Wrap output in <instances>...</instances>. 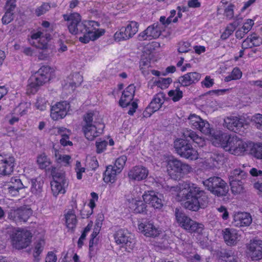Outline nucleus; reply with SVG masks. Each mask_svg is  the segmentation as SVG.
I'll list each match as a JSON object with an SVG mask.
<instances>
[{
	"mask_svg": "<svg viewBox=\"0 0 262 262\" xmlns=\"http://www.w3.org/2000/svg\"><path fill=\"white\" fill-rule=\"evenodd\" d=\"M239 230H225L223 236L225 243L229 246L236 244L240 240L241 234ZM241 232L242 230L240 231Z\"/></svg>",
	"mask_w": 262,
	"mask_h": 262,
	"instance_id": "28",
	"label": "nucleus"
},
{
	"mask_svg": "<svg viewBox=\"0 0 262 262\" xmlns=\"http://www.w3.org/2000/svg\"><path fill=\"white\" fill-rule=\"evenodd\" d=\"M55 167L52 169L53 180L51 182V187L53 194L57 196L59 194L66 192V188L68 185V182L65 177V173L63 171L54 172Z\"/></svg>",
	"mask_w": 262,
	"mask_h": 262,
	"instance_id": "9",
	"label": "nucleus"
},
{
	"mask_svg": "<svg viewBox=\"0 0 262 262\" xmlns=\"http://www.w3.org/2000/svg\"><path fill=\"white\" fill-rule=\"evenodd\" d=\"M235 251L231 249H223L219 253V262H237Z\"/></svg>",
	"mask_w": 262,
	"mask_h": 262,
	"instance_id": "30",
	"label": "nucleus"
},
{
	"mask_svg": "<svg viewBox=\"0 0 262 262\" xmlns=\"http://www.w3.org/2000/svg\"><path fill=\"white\" fill-rule=\"evenodd\" d=\"M251 155L257 159H262V143H252L250 150Z\"/></svg>",
	"mask_w": 262,
	"mask_h": 262,
	"instance_id": "38",
	"label": "nucleus"
},
{
	"mask_svg": "<svg viewBox=\"0 0 262 262\" xmlns=\"http://www.w3.org/2000/svg\"><path fill=\"white\" fill-rule=\"evenodd\" d=\"M205 188L217 196H225L229 191L227 183L220 177H212L203 181Z\"/></svg>",
	"mask_w": 262,
	"mask_h": 262,
	"instance_id": "7",
	"label": "nucleus"
},
{
	"mask_svg": "<svg viewBox=\"0 0 262 262\" xmlns=\"http://www.w3.org/2000/svg\"><path fill=\"white\" fill-rule=\"evenodd\" d=\"M248 145L247 143L238 138L236 136L231 138L226 151L236 156L243 155L246 151Z\"/></svg>",
	"mask_w": 262,
	"mask_h": 262,
	"instance_id": "14",
	"label": "nucleus"
},
{
	"mask_svg": "<svg viewBox=\"0 0 262 262\" xmlns=\"http://www.w3.org/2000/svg\"><path fill=\"white\" fill-rule=\"evenodd\" d=\"M229 181L231 191L233 193L239 194L244 191V182H238L234 180Z\"/></svg>",
	"mask_w": 262,
	"mask_h": 262,
	"instance_id": "41",
	"label": "nucleus"
},
{
	"mask_svg": "<svg viewBox=\"0 0 262 262\" xmlns=\"http://www.w3.org/2000/svg\"><path fill=\"white\" fill-rule=\"evenodd\" d=\"M135 92V86L134 84L129 85L122 93L119 100V104L122 107L128 106L133 99Z\"/></svg>",
	"mask_w": 262,
	"mask_h": 262,
	"instance_id": "26",
	"label": "nucleus"
},
{
	"mask_svg": "<svg viewBox=\"0 0 262 262\" xmlns=\"http://www.w3.org/2000/svg\"><path fill=\"white\" fill-rule=\"evenodd\" d=\"M50 68L48 66L41 67L34 75L29 79V83L27 86V93L34 94L42 85L50 79Z\"/></svg>",
	"mask_w": 262,
	"mask_h": 262,
	"instance_id": "5",
	"label": "nucleus"
},
{
	"mask_svg": "<svg viewBox=\"0 0 262 262\" xmlns=\"http://www.w3.org/2000/svg\"><path fill=\"white\" fill-rule=\"evenodd\" d=\"M253 47L252 41H251L250 36H248L243 41L242 44V48L246 50L248 48H252Z\"/></svg>",
	"mask_w": 262,
	"mask_h": 262,
	"instance_id": "62",
	"label": "nucleus"
},
{
	"mask_svg": "<svg viewBox=\"0 0 262 262\" xmlns=\"http://www.w3.org/2000/svg\"><path fill=\"white\" fill-rule=\"evenodd\" d=\"M73 82L70 83V86L73 88L81 84L83 81L82 76L79 73H75L73 75Z\"/></svg>",
	"mask_w": 262,
	"mask_h": 262,
	"instance_id": "55",
	"label": "nucleus"
},
{
	"mask_svg": "<svg viewBox=\"0 0 262 262\" xmlns=\"http://www.w3.org/2000/svg\"><path fill=\"white\" fill-rule=\"evenodd\" d=\"M49 105L48 101L43 97L38 98L35 103L36 107L40 111L45 110Z\"/></svg>",
	"mask_w": 262,
	"mask_h": 262,
	"instance_id": "50",
	"label": "nucleus"
},
{
	"mask_svg": "<svg viewBox=\"0 0 262 262\" xmlns=\"http://www.w3.org/2000/svg\"><path fill=\"white\" fill-rule=\"evenodd\" d=\"M76 171L77 173V178L80 180L82 178V173L85 172V168L81 167V163L80 162L77 161L76 164Z\"/></svg>",
	"mask_w": 262,
	"mask_h": 262,
	"instance_id": "61",
	"label": "nucleus"
},
{
	"mask_svg": "<svg viewBox=\"0 0 262 262\" xmlns=\"http://www.w3.org/2000/svg\"><path fill=\"white\" fill-rule=\"evenodd\" d=\"M126 160L127 157L124 155L121 156L116 159L114 166L118 169V172L122 171L126 163Z\"/></svg>",
	"mask_w": 262,
	"mask_h": 262,
	"instance_id": "46",
	"label": "nucleus"
},
{
	"mask_svg": "<svg viewBox=\"0 0 262 262\" xmlns=\"http://www.w3.org/2000/svg\"><path fill=\"white\" fill-rule=\"evenodd\" d=\"M254 25V21L252 19H248L245 23L242 28L246 32L248 33L252 28Z\"/></svg>",
	"mask_w": 262,
	"mask_h": 262,
	"instance_id": "63",
	"label": "nucleus"
},
{
	"mask_svg": "<svg viewBox=\"0 0 262 262\" xmlns=\"http://www.w3.org/2000/svg\"><path fill=\"white\" fill-rule=\"evenodd\" d=\"M180 189H182V194L185 195V201L183 206L189 210L197 211L200 208H205L209 203V198L204 190L196 184L183 182L181 187L165 186V191H169L172 194H177Z\"/></svg>",
	"mask_w": 262,
	"mask_h": 262,
	"instance_id": "2",
	"label": "nucleus"
},
{
	"mask_svg": "<svg viewBox=\"0 0 262 262\" xmlns=\"http://www.w3.org/2000/svg\"><path fill=\"white\" fill-rule=\"evenodd\" d=\"M224 126L231 131L239 133L243 131L244 120L236 116L227 117L224 119Z\"/></svg>",
	"mask_w": 262,
	"mask_h": 262,
	"instance_id": "18",
	"label": "nucleus"
},
{
	"mask_svg": "<svg viewBox=\"0 0 262 262\" xmlns=\"http://www.w3.org/2000/svg\"><path fill=\"white\" fill-rule=\"evenodd\" d=\"M37 163L39 168L45 169L51 165V162L50 158L43 153L37 156Z\"/></svg>",
	"mask_w": 262,
	"mask_h": 262,
	"instance_id": "37",
	"label": "nucleus"
},
{
	"mask_svg": "<svg viewBox=\"0 0 262 262\" xmlns=\"http://www.w3.org/2000/svg\"><path fill=\"white\" fill-rule=\"evenodd\" d=\"M153 55L151 53L144 52L141 56L140 62V68L144 75H147L149 74L147 69L150 67V60L152 58Z\"/></svg>",
	"mask_w": 262,
	"mask_h": 262,
	"instance_id": "31",
	"label": "nucleus"
},
{
	"mask_svg": "<svg viewBox=\"0 0 262 262\" xmlns=\"http://www.w3.org/2000/svg\"><path fill=\"white\" fill-rule=\"evenodd\" d=\"M242 76V73L238 68H234L231 74L225 78V81L229 82L232 80L239 79Z\"/></svg>",
	"mask_w": 262,
	"mask_h": 262,
	"instance_id": "44",
	"label": "nucleus"
},
{
	"mask_svg": "<svg viewBox=\"0 0 262 262\" xmlns=\"http://www.w3.org/2000/svg\"><path fill=\"white\" fill-rule=\"evenodd\" d=\"M168 95L174 102L178 101L183 97V92L177 86L174 90H170L168 93Z\"/></svg>",
	"mask_w": 262,
	"mask_h": 262,
	"instance_id": "45",
	"label": "nucleus"
},
{
	"mask_svg": "<svg viewBox=\"0 0 262 262\" xmlns=\"http://www.w3.org/2000/svg\"><path fill=\"white\" fill-rule=\"evenodd\" d=\"M16 0H8L5 6L6 12L3 16L2 21L3 24L7 25L13 19V11L16 7Z\"/></svg>",
	"mask_w": 262,
	"mask_h": 262,
	"instance_id": "27",
	"label": "nucleus"
},
{
	"mask_svg": "<svg viewBox=\"0 0 262 262\" xmlns=\"http://www.w3.org/2000/svg\"><path fill=\"white\" fill-rule=\"evenodd\" d=\"M250 174L254 177H259L262 179V170H258L256 168H252L249 170Z\"/></svg>",
	"mask_w": 262,
	"mask_h": 262,
	"instance_id": "64",
	"label": "nucleus"
},
{
	"mask_svg": "<svg viewBox=\"0 0 262 262\" xmlns=\"http://www.w3.org/2000/svg\"><path fill=\"white\" fill-rule=\"evenodd\" d=\"M14 158L8 154L0 155V175L8 176L13 171Z\"/></svg>",
	"mask_w": 262,
	"mask_h": 262,
	"instance_id": "15",
	"label": "nucleus"
},
{
	"mask_svg": "<svg viewBox=\"0 0 262 262\" xmlns=\"http://www.w3.org/2000/svg\"><path fill=\"white\" fill-rule=\"evenodd\" d=\"M166 168L168 175L174 180H180L191 171L189 165L173 157L167 161Z\"/></svg>",
	"mask_w": 262,
	"mask_h": 262,
	"instance_id": "6",
	"label": "nucleus"
},
{
	"mask_svg": "<svg viewBox=\"0 0 262 262\" xmlns=\"http://www.w3.org/2000/svg\"><path fill=\"white\" fill-rule=\"evenodd\" d=\"M82 131L85 137L89 140H94L100 134V132L97 129L95 124L82 126Z\"/></svg>",
	"mask_w": 262,
	"mask_h": 262,
	"instance_id": "34",
	"label": "nucleus"
},
{
	"mask_svg": "<svg viewBox=\"0 0 262 262\" xmlns=\"http://www.w3.org/2000/svg\"><path fill=\"white\" fill-rule=\"evenodd\" d=\"M248 176L245 171L241 168H236L230 171L229 175V181L234 180L236 182H243Z\"/></svg>",
	"mask_w": 262,
	"mask_h": 262,
	"instance_id": "33",
	"label": "nucleus"
},
{
	"mask_svg": "<svg viewBox=\"0 0 262 262\" xmlns=\"http://www.w3.org/2000/svg\"><path fill=\"white\" fill-rule=\"evenodd\" d=\"M11 183L12 184V187L14 188L16 192H18L19 189L24 188L23 184L19 178H12Z\"/></svg>",
	"mask_w": 262,
	"mask_h": 262,
	"instance_id": "56",
	"label": "nucleus"
},
{
	"mask_svg": "<svg viewBox=\"0 0 262 262\" xmlns=\"http://www.w3.org/2000/svg\"><path fill=\"white\" fill-rule=\"evenodd\" d=\"M138 226L139 229H157L151 221L145 220L138 221Z\"/></svg>",
	"mask_w": 262,
	"mask_h": 262,
	"instance_id": "47",
	"label": "nucleus"
},
{
	"mask_svg": "<svg viewBox=\"0 0 262 262\" xmlns=\"http://www.w3.org/2000/svg\"><path fill=\"white\" fill-rule=\"evenodd\" d=\"M139 24L135 21H130L126 25V27L129 31L132 33L133 37L137 33L139 30Z\"/></svg>",
	"mask_w": 262,
	"mask_h": 262,
	"instance_id": "52",
	"label": "nucleus"
},
{
	"mask_svg": "<svg viewBox=\"0 0 262 262\" xmlns=\"http://www.w3.org/2000/svg\"><path fill=\"white\" fill-rule=\"evenodd\" d=\"M189 124L193 129H198L203 134L208 135L211 134V128L210 124L205 120L202 119L199 116L191 114L188 118Z\"/></svg>",
	"mask_w": 262,
	"mask_h": 262,
	"instance_id": "11",
	"label": "nucleus"
},
{
	"mask_svg": "<svg viewBox=\"0 0 262 262\" xmlns=\"http://www.w3.org/2000/svg\"><path fill=\"white\" fill-rule=\"evenodd\" d=\"M98 113L96 112H89L83 116L84 123L83 126L95 124L96 122L93 121L94 118L98 116Z\"/></svg>",
	"mask_w": 262,
	"mask_h": 262,
	"instance_id": "42",
	"label": "nucleus"
},
{
	"mask_svg": "<svg viewBox=\"0 0 262 262\" xmlns=\"http://www.w3.org/2000/svg\"><path fill=\"white\" fill-rule=\"evenodd\" d=\"M178 52L187 53L191 50L190 43L188 41H181L179 43Z\"/></svg>",
	"mask_w": 262,
	"mask_h": 262,
	"instance_id": "53",
	"label": "nucleus"
},
{
	"mask_svg": "<svg viewBox=\"0 0 262 262\" xmlns=\"http://www.w3.org/2000/svg\"><path fill=\"white\" fill-rule=\"evenodd\" d=\"M234 5L230 4L225 9V15L229 19H232L234 16Z\"/></svg>",
	"mask_w": 262,
	"mask_h": 262,
	"instance_id": "58",
	"label": "nucleus"
},
{
	"mask_svg": "<svg viewBox=\"0 0 262 262\" xmlns=\"http://www.w3.org/2000/svg\"><path fill=\"white\" fill-rule=\"evenodd\" d=\"M32 212L30 208L21 207L16 210H12L10 216L13 217L15 221L25 222L32 215Z\"/></svg>",
	"mask_w": 262,
	"mask_h": 262,
	"instance_id": "23",
	"label": "nucleus"
},
{
	"mask_svg": "<svg viewBox=\"0 0 262 262\" xmlns=\"http://www.w3.org/2000/svg\"><path fill=\"white\" fill-rule=\"evenodd\" d=\"M125 230H118L115 235V238L117 244H124L128 251L132 250L135 246V241L133 238L126 235Z\"/></svg>",
	"mask_w": 262,
	"mask_h": 262,
	"instance_id": "21",
	"label": "nucleus"
},
{
	"mask_svg": "<svg viewBox=\"0 0 262 262\" xmlns=\"http://www.w3.org/2000/svg\"><path fill=\"white\" fill-rule=\"evenodd\" d=\"M223 159V157L221 155L212 154L207 160L208 163L211 164L210 167H217L222 164Z\"/></svg>",
	"mask_w": 262,
	"mask_h": 262,
	"instance_id": "39",
	"label": "nucleus"
},
{
	"mask_svg": "<svg viewBox=\"0 0 262 262\" xmlns=\"http://www.w3.org/2000/svg\"><path fill=\"white\" fill-rule=\"evenodd\" d=\"M64 19L67 21L69 32L74 35H80L79 41L87 43L90 40H95L102 35L104 31H100L99 24L95 21H81V16L77 13L70 15L64 14Z\"/></svg>",
	"mask_w": 262,
	"mask_h": 262,
	"instance_id": "1",
	"label": "nucleus"
},
{
	"mask_svg": "<svg viewBox=\"0 0 262 262\" xmlns=\"http://www.w3.org/2000/svg\"><path fill=\"white\" fill-rule=\"evenodd\" d=\"M148 174V170L143 166H136L133 167L128 172V177L134 181H141L145 179Z\"/></svg>",
	"mask_w": 262,
	"mask_h": 262,
	"instance_id": "22",
	"label": "nucleus"
},
{
	"mask_svg": "<svg viewBox=\"0 0 262 262\" xmlns=\"http://www.w3.org/2000/svg\"><path fill=\"white\" fill-rule=\"evenodd\" d=\"M50 8L49 4L43 3L40 6L36 9L35 13L37 16H39L48 11Z\"/></svg>",
	"mask_w": 262,
	"mask_h": 262,
	"instance_id": "51",
	"label": "nucleus"
},
{
	"mask_svg": "<svg viewBox=\"0 0 262 262\" xmlns=\"http://www.w3.org/2000/svg\"><path fill=\"white\" fill-rule=\"evenodd\" d=\"M252 222L250 214L247 212H237L233 217L232 224L237 227L249 226Z\"/></svg>",
	"mask_w": 262,
	"mask_h": 262,
	"instance_id": "25",
	"label": "nucleus"
},
{
	"mask_svg": "<svg viewBox=\"0 0 262 262\" xmlns=\"http://www.w3.org/2000/svg\"><path fill=\"white\" fill-rule=\"evenodd\" d=\"M69 107V104L67 101L56 103L51 108V118L54 120L63 118L67 115Z\"/></svg>",
	"mask_w": 262,
	"mask_h": 262,
	"instance_id": "17",
	"label": "nucleus"
},
{
	"mask_svg": "<svg viewBox=\"0 0 262 262\" xmlns=\"http://www.w3.org/2000/svg\"><path fill=\"white\" fill-rule=\"evenodd\" d=\"M71 205L72 209H69L64 213V219L67 227L69 229H74L76 228L77 223L76 211L79 209L76 201H73Z\"/></svg>",
	"mask_w": 262,
	"mask_h": 262,
	"instance_id": "19",
	"label": "nucleus"
},
{
	"mask_svg": "<svg viewBox=\"0 0 262 262\" xmlns=\"http://www.w3.org/2000/svg\"><path fill=\"white\" fill-rule=\"evenodd\" d=\"M121 172H118V169L112 165L107 166L104 173L103 180L106 183H113L116 180V176Z\"/></svg>",
	"mask_w": 262,
	"mask_h": 262,
	"instance_id": "32",
	"label": "nucleus"
},
{
	"mask_svg": "<svg viewBox=\"0 0 262 262\" xmlns=\"http://www.w3.org/2000/svg\"><path fill=\"white\" fill-rule=\"evenodd\" d=\"M55 157L58 163H61L64 166H67L70 163L71 157L69 155H60L58 153H56Z\"/></svg>",
	"mask_w": 262,
	"mask_h": 262,
	"instance_id": "49",
	"label": "nucleus"
},
{
	"mask_svg": "<svg viewBox=\"0 0 262 262\" xmlns=\"http://www.w3.org/2000/svg\"><path fill=\"white\" fill-rule=\"evenodd\" d=\"M201 78V74L198 72H189L179 77L177 83L183 86H188L198 82Z\"/></svg>",
	"mask_w": 262,
	"mask_h": 262,
	"instance_id": "20",
	"label": "nucleus"
},
{
	"mask_svg": "<svg viewBox=\"0 0 262 262\" xmlns=\"http://www.w3.org/2000/svg\"><path fill=\"white\" fill-rule=\"evenodd\" d=\"M132 37V33L130 32L126 26L122 27L119 31L116 32L114 34L115 39L118 41L128 40Z\"/></svg>",
	"mask_w": 262,
	"mask_h": 262,
	"instance_id": "35",
	"label": "nucleus"
},
{
	"mask_svg": "<svg viewBox=\"0 0 262 262\" xmlns=\"http://www.w3.org/2000/svg\"><path fill=\"white\" fill-rule=\"evenodd\" d=\"M48 38L47 35L45 36L43 32L39 31L32 34L31 36V40H30V42L32 45L37 48L46 49L47 47Z\"/></svg>",
	"mask_w": 262,
	"mask_h": 262,
	"instance_id": "24",
	"label": "nucleus"
},
{
	"mask_svg": "<svg viewBox=\"0 0 262 262\" xmlns=\"http://www.w3.org/2000/svg\"><path fill=\"white\" fill-rule=\"evenodd\" d=\"M107 145V142L105 140L99 139L96 142V151L98 154L102 152Z\"/></svg>",
	"mask_w": 262,
	"mask_h": 262,
	"instance_id": "54",
	"label": "nucleus"
},
{
	"mask_svg": "<svg viewBox=\"0 0 262 262\" xmlns=\"http://www.w3.org/2000/svg\"><path fill=\"white\" fill-rule=\"evenodd\" d=\"M183 135L186 140L178 139L174 142V148L177 153L184 158L191 160H196L198 158V152L188 143L187 140L189 138L190 140L201 147L205 145V140L195 132L191 129H185L183 131Z\"/></svg>",
	"mask_w": 262,
	"mask_h": 262,
	"instance_id": "3",
	"label": "nucleus"
},
{
	"mask_svg": "<svg viewBox=\"0 0 262 262\" xmlns=\"http://www.w3.org/2000/svg\"><path fill=\"white\" fill-rule=\"evenodd\" d=\"M231 138H232L231 136L226 134L220 133L214 136L212 140V143L215 146H221L226 150V148H227L228 146Z\"/></svg>",
	"mask_w": 262,
	"mask_h": 262,
	"instance_id": "29",
	"label": "nucleus"
},
{
	"mask_svg": "<svg viewBox=\"0 0 262 262\" xmlns=\"http://www.w3.org/2000/svg\"><path fill=\"white\" fill-rule=\"evenodd\" d=\"M249 36L253 47H258L262 44L261 38L255 34H251Z\"/></svg>",
	"mask_w": 262,
	"mask_h": 262,
	"instance_id": "57",
	"label": "nucleus"
},
{
	"mask_svg": "<svg viewBox=\"0 0 262 262\" xmlns=\"http://www.w3.org/2000/svg\"><path fill=\"white\" fill-rule=\"evenodd\" d=\"M69 135L70 134H63L62 137L60 140V143L61 144L64 146L70 145H72V142L69 140Z\"/></svg>",
	"mask_w": 262,
	"mask_h": 262,
	"instance_id": "60",
	"label": "nucleus"
},
{
	"mask_svg": "<svg viewBox=\"0 0 262 262\" xmlns=\"http://www.w3.org/2000/svg\"><path fill=\"white\" fill-rule=\"evenodd\" d=\"M246 255L252 260H258L262 258V241L256 239L250 240L246 244Z\"/></svg>",
	"mask_w": 262,
	"mask_h": 262,
	"instance_id": "10",
	"label": "nucleus"
},
{
	"mask_svg": "<svg viewBox=\"0 0 262 262\" xmlns=\"http://www.w3.org/2000/svg\"><path fill=\"white\" fill-rule=\"evenodd\" d=\"M162 29L161 24L159 23H154L140 33L138 35V39L140 41L156 39L161 35Z\"/></svg>",
	"mask_w": 262,
	"mask_h": 262,
	"instance_id": "12",
	"label": "nucleus"
},
{
	"mask_svg": "<svg viewBox=\"0 0 262 262\" xmlns=\"http://www.w3.org/2000/svg\"><path fill=\"white\" fill-rule=\"evenodd\" d=\"M164 103V93H158L148 105L154 112L159 110Z\"/></svg>",
	"mask_w": 262,
	"mask_h": 262,
	"instance_id": "36",
	"label": "nucleus"
},
{
	"mask_svg": "<svg viewBox=\"0 0 262 262\" xmlns=\"http://www.w3.org/2000/svg\"><path fill=\"white\" fill-rule=\"evenodd\" d=\"M201 83L205 88H210L213 85L214 80L211 78L210 76H206L204 80L201 82Z\"/></svg>",
	"mask_w": 262,
	"mask_h": 262,
	"instance_id": "59",
	"label": "nucleus"
},
{
	"mask_svg": "<svg viewBox=\"0 0 262 262\" xmlns=\"http://www.w3.org/2000/svg\"><path fill=\"white\" fill-rule=\"evenodd\" d=\"M31 191L34 194H38L42 191L43 182L38 181L37 179H33L31 180Z\"/></svg>",
	"mask_w": 262,
	"mask_h": 262,
	"instance_id": "43",
	"label": "nucleus"
},
{
	"mask_svg": "<svg viewBox=\"0 0 262 262\" xmlns=\"http://www.w3.org/2000/svg\"><path fill=\"white\" fill-rule=\"evenodd\" d=\"M239 25L238 23L234 21L229 24L226 27L225 31L221 36V38L223 39L228 38L234 31L236 27Z\"/></svg>",
	"mask_w": 262,
	"mask_h": 262,
	"instance_id": "40",
	"label": "nucleus"
},
{
	"mask_svg": "<svg viewBox=\"0 0 262 262\" xmlns=\"http://www.w3.org/2000/svg\"><path fill=\"white\" fill-rule=\"evenodd\" d=\"M142 197L144 203L142 201H138L136 203V208L134 209L136 213H146L147 207L146 204H151L156 209H160L163 206L162 200L153 191H145Z\"/></svg>",
	"mask_w": 262,
	"mask_h": 262,
	"instance_id": "8",
	"label": "nucleus"
},
{
	"mask_svg": "<svg viewBox=\"0 0 262 262\" xmlns=\"http://www.w3.org/2000/svg\"><path fill=\"white\" fill-rule=\"evenodd\" d=\"M251 122L256 128L262 130V114H257L252 116Z\"/></svg>",
	"mask_w": 262,
	"mask_h": 262,
	"instance_id": "48",
	"label": "nucleus"
},
{
	"mask_svg": "<svg viewBox=\"0 0 262 262\" xmlns=\"http://www.w3.org/2000/svg\"><path fill=\"white\" fill-rule=\"evenodd\" d=\"M176 217L178 223L181 227L184 229H202L204 225L191 220L186 216L185 214L179 212V210H176Z\"/></svg>",
	"mask_w": 262,
	"mask_h": 262,
	"instance_id": "13",
	"label": "nucleus"
},
{
	"mask_svg": "<svg viewBox=\"0 0 262 262\" xmlns=\"http://www.w3.org/2000/svg\"><path fill=\"white\" fill-rule=\"evenodd\" d=\"M35 240L33 247V256L37 259L43 251L46 241H45V233L43 231H36L35 235L33 237Z\"/></svg>",
	"mask_w": 262,
	"mask_h": 262,
	"instance_id": "16",
	"label": "nucleus"
},
{
	"mask_svg": "<svg viewBox=\"0 0 262 262\" xmlns=\"http://www.w3.org/2000/svg\"><path fill=\"white\" fill-rule=\"evenodd\" d=\"M36 231L38 230H15L10 234V242L13 248L21 250L31 245Z\"/></svg>",
	"mask_w": 262,
	"mask_h": 262,
	"instance_id": "4",
	"label": "nucleus"
}]
</instances>
